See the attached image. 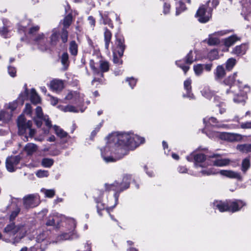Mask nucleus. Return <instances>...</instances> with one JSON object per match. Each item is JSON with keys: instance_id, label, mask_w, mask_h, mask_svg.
Listing matches in <instances>:
<instances>
[{"instance_id": "obj_1", "label": "nucleus", "mask_w": 251, "mask_h": 251, "mask_svg": "<svg viewBox=\"0 0 251 251\" xmlns=\"http://www.w3.org/2000/svg\"><path fill=\"white\" fill-rule=\"evenodd\" d=\"M108 142L101 155L106 163L115 162L126 155L125 147L133 150L145 142V139L132 133L114 132L108 136Z\"/></svg>"}, {"instance_id": "obj_2", "label": "nucleus", "mask_w": 251, "mask_h": 251, "mask_svg": "<svg viewBox=\"0 0 251 251\" xmlns=\"http://www.w3.org/2000/svg\"><path fill=\"white\" fill-rule=\"evenodd\" d=\"M26 232V229L24 226H15L14 223L7 225L4 229L5 236L12 237L15 236L11 241L13 244L19 243L25 236Z\"/></svg>"}, {"instance_id": "obj_3", "label": "nucleus", "mask_w": 251, "mask_h": 251, "mask_svg": "<svg viewBox=\"0 0 251 251\" xmlns=\"http://www.w3.org/2000/svg\"><path fill=\"white\" fill-rule=\"evenodd\" d=\"M244 205L242 201L237 200L226 201H216L213 202L214 208H217L221 212L226 211L235 212L239 210Z\"/></svg>"}, {"instance_id": "obj_4", "label": "nucleus", "mask_w": 251, "mask_h": 251, "mask_svg": "<svg viewBox=\"0 0 251 251\" xmlns=\"http://www.w3.org/2000/svg\"><path fill=\"white\" fill-rule=\"evenodd\" d=\"M17 126L19 134L21 135H25L24 138L23 139L25 141L28 140L27 132L28 133V135L30 137H32L35 134V130L31 128L32 122L30 121L26 122L24 116H20L19 117L17 120Z\"/></svg>"}, {"instance_id": "obj_5", "label": "nucleus", "mask_w": 251, "mask_h": 251, "mask_svg": "<svg viewBox=\"0 0 251 251\" xmlns=\"http://www.w3.org/2000/svg\"><path fill=\"white\" fill-rule=\"evenodd\" d=\"M51 231L50 229H47L40 231L37 235L35 241L36 244L30 247L31 251H37L38 250H41L40 251H43L45 250L48 239H50L51 236Z\"/></svg>"}, {"instance_id": "obj_6", "label": "nucleus", "mask_w": 251, "mask_h": 251, "mask_svg": "<svg viewBox=\"0 0 251 251\" xmlns=\"http://www.w3.org/2000/svg\"><path fill=\"white\" fill-rule=\"evenodd\" d=\"M70 223L71 225V230L67 232H63L58 235L56 238V242H60L66 240H74L77 239L79 235L75 230L76 222L74 219H70Z\"/></svg>"}, {"instance_id": "obj_7", "label": "nucleus", "mask_w": 251, "mask_h": 251, "mask_svg": "<svg viewBox=\"0 0 251 251\" xmlns=\"http://www.w3.org/2000/svg\"><path fill=\"white\" fill-rule=\"evenodd\" d=\"M196 60V56H194L193 51L190 50L183 60L176 61V64L178 67H180L183 71L184 74H186L190 69L189 65Z\"/></svg>"}, {"instance_id": "obj_8", "label": "nucleus", "mask_w": 251, "mask_h": 251, "mask_svg": "<svg viewBox=\"0 0 251 251\" xmlns=\"http://www.w3.org/2000/svg\"><path fill=\"white\" fill-rule=\"evenodd\" d=\"M34 121L38 127H41L43 121L45 122V125L48 128H50L52 126L51 122L48 116L43 115L42 108L40 106H37L36 108V117L34 118Z\"/></svg>"}, {"instance_id": "obj_9", "label": "nucleus", "mask_w": 251, "mask_h": 251, "mask_svg": "<svg viewBox=\"0 0 251 251\" xmlns=\"http://www.w3.org/2000/svg\"><path fill=\"white\" fill-rule=\"evenodd\" d=\"M105 187L106 190H113L116 192L114 194V198L115 200V204L114 206H115L118 203L119 194L129 187V183L127 182L126 183V185L123 187V183H120L115 181L111 184H105Z\"/></svg>"}, {"instance_id": "obj_10", "label": "nucleus", "mask_w": 251, "mask_h": 251, "mask_svg": "<svg viewBox=\"0 0 251 251\" xmlns=\"http://www.w3.org/2000/svg\"><path fill=\"white\" fill-rule=\"evenodd\" d=\"M39 203V198L36 195L29 194L23 198V205L26 209L35 207Z\"/></svg>"}, {"instance_id": "obj_11", "label": "nucleus", "mask_w": 251, "mask_h": 251, "mask_svg": "<svg viewBox=\"0 0 251 251\" xmlns=\"http://www.w3.org/2000/svg\"><path fill=\"white\" fill-rule=\"evenodd\" d=\"M21 157L19 155L11 156L7 157L5 161L6 168L9 172H15L17 169Z\"/></svg>"}, {"instance_id": "obj_12", "label": "nucleus", "mask_w": 251, "mask_h": 251, "mask_svg": "<svg viewBox=\"0 0 251 251\" xmlns=\"http://www.w3.org/2000/svg\"><path fill=\"white\" fill-rule=\"evenodd\" d=\"M126 48L124 38L122 36H116L115 46L113 48V52L117 53L120 56H123Z\"/></svg>"}, {"instance_id": "obj_13", "label": "nucleus", "mask_w": 251, "mask_h": 251, "mask_svg": "<svg viewBox=\"0 0 251 251\" xmlns=\"http://www.w3.org/2000/svg\"><path fill=\"white\" fill-rule=\"evenodd\" d=\"M73 21V17H65L63 20V27L61 29L60 33V38L62 42L64 44L66 43L68 41V32L66 30L72 24Z\"/></svg>"}, {"instance_id": "obj_14", "label": "nucleus", "mask_w": 251, "mask_h": 251, "mask_svg": "<svg viewBox=\"0 0 251 251\" xmlns=\"http://www.w3.org/2000/svg\"><path fill=\"white\" fill-rule=\"evenodd\" d=\"M36 45L42 51H45L49 49L48 45L46 43L47 38L43 33L38 34L33 39Z\"/></svg>"}, {"instance_id": "obj_15", "label": "nucleus", "mask_w": 251, "mask_h": 251, "mask_svg": "<svg viewBox=\"0 0 251 251\" xmlns=\"http://www.w3.org/2000/svg\"><path fill=\"white\" fill-rule=\"evenodd\" d=\"M229 32L228 30H221L215 32L213 34L209 35L207 43L210 46H215L220 43V40L215 36H221Z\"/></svg>"}, {"instance_id": "obj_16", "label": "nucleus", "mask_w": 251, "mask_h": 251, "mask_svg": "<svg viewBox=\"0 0 251 251\" xmlns=\"http://www.w3.org/2000/svg\"><path fill=\"white\" fill-rule=\"evenodd\" d=\"M220 137L223 140L230 142L240 141L242 140L243 136L238 133L223 132L220 134Z\"/></svg>"}, {"instance_id": "obj_17", "label": "nucleus", "mask_w": 251, "mask_h": 251, "mask_svg": "<svg viewBox=\"0 0 251 251\" xmlns=\"http://www.w3.org/2000/svg\"><path fill=\"white\" fill-rule=\"evenodd\" d=\"M212 67V63L198 64L193 66L194 71L197 76L201 75L204 69L207 72L211 71Z\"/></svg>"}, {"instance_id": "obj_18", "label": "nucleus", "mask_w": 251, "mask_h": 251, "mask_svg": "<svg viewBox=\"0 0 251 251\" xmlns=\"http://www.w3.org/2000/svg\"><path fill=\"white\" fill-rule=\"evenodd\" d=\"M219 173L221 175L229 178L236 179L240 181L242 180V177L240 173L232 170H222Z\"/></svg>"}, {"instance_id": "obj_19", "label": "nucleus", "mask_w": 251, "mask_h": 251, "mask_svg": "<svg viewBox=\"0 0 251 251\" xmlns=\"http://www.w3.org/2000/svg\"><path fill=\"white\" fill-rule=\"evenodd\" d=\"M210 0H208L204 4L201 5L197 11L196 16H204L205 15H211L213 9L209 7Z\"/></svg>"}, {"instance_id": "obj_20", "label": "nucleus", "mask_w": 251, "mask_h": 251, "mask_svg": "<svg viewBox=\"0 0 251 251\" xmlns=\"http://www.w3.org/2000/svg\"><path fill=\"white\" fill-rule=\"evenodd\" d=\"M61 222V218L57 213L52 214L50 215L47 220L46 225L48 226H53L56 228Z\"/></svg>"}, {"instance_id": "obj_21", "label": "nucleus", "mask_w": 251, "mask_h": 251, "mask_svg": "<svg viewBox=\"0 0 251 251\" xmlns=\"http://www.w3.org/2000/svg\"><path fill=\"white\" fill-rule=\"evenodd\" d=\"M59 42V36L58 30L54 28L51 30V34L50 37L49 44L50 47H55Z\"/></svg>"}, {"instance_id": "obj_22", "label": "nucleus", "mask_w": 251, "mask_h": 251, "mask_svg": "<svg viewBox=\"0 0 251 251\" xmlns=\"http://www.w3.org/2000/svg\"><path fill=\"white\" fill-rule=\"evenodd\" d=\"M50 87L52 91L59 92L63 89L64 83L62 80L54 79L50 82Z\"/></svg>"}, {"instance_id": "obj_23", "label": "nucleus", "mask_w": 251, "mask_h": 251, "mask_svg": "<svg viewBox=\"0 0 251 251\" xmlns=\"http://www.w3.org/2000/svg\"><path fill=\"white\" fill-rule=\"evenodd\" d=\"M206 159L205 155L203 153H198L194 155L195 166L196 168L199 167L203 168L204 165L203 164Z\"/></svg>"}, {"instance_id": "obj_24", "label": "nucleus", "mask_w": 251, "mask_h": 251, "mask_svg": "<svg viewBox=\"0 0 251 251\" xmlns=\"http://www.w3.org/2000/svg\"><path fill=\"white\" fill-rule=\"evenodd\" d=\"M248 50V46L246 44H242L236 46L232 50V53L238 56L242 55L246 53Z\"/></svg>"}, {"instance_id": "obj_25", "label": "nucleus", "mask_w": 251, "mask_h": 251, "mask_svg": "<svg viewBox=\"0 0 251 251\" xmlns=\"http://www.w3.org/2000/svg\"><path fill=\"white\" fill-rule=\"evenodd\" d=\"M191 83L192 80L190 78H188L184 82V88L186 90V94L183 95L184 97H188L192 99L194 97L193 94L191 93Z\"/></svg>"}, {"instance_id": "obj_26", "label": "nucleus", "mask_w": 251, "mask_h": 251, "mask_svg": "<svg viewBox=\"0 0 251 251\" xmlns=\"http://www.w3.org/2000/svg\"><path fill=\"white\" fill-rule=\"evenodd\" d=\"M215 79L216 80H221L225 75L226 72L224 67L222 65H219L217 67L214 72Z\"/></svg>"}, {"instance_id": "obj_27", "label": "nucleus", "mask_w": 251, "mask_h": 251, "mask_svg": "<svg viewBox=\"0 0 251 251\" xmlns=\"http://www.w3.org/2000/svg\"><path fill=\"white\" fill-rule=\"evenodd\" d=\"M240 40V38L236 35H233L224 39V45L226 47L228 48L233 45L237 41Z\"/></svg>"}, {"instance_id": "obj_28", "label": "nucleus", "mask_w": 251, "mask_h": 251, "mask_svg": "<svg viewBox=\"0 0 251 251\" xmlns=\"http://www.w3.org/2000/svg\"><path fill=\"white\" fill-rule=\"evenodd\" d=\"M212 162L214 166L223 167L228 165L230 162V160L227 158H217Z\"/></svg>"}, {"instance_id": "obj_29", "label": "nucleus", "mask_w": 251, "mask_h": 251, "mask_svg": "<svg viewBox=\"0 0 251 251\" xmlns=\"http://www.w3.org/2000/svg\"><path fill=\"white\" fill-rule=\"evenodd\" d=\"M100 73L101 76H103V73L107 72L109 69V64L108 62L104 60H100Z\"/></svg>"}, {"instance_id": "obj_30", "label": "nucleus", "mask_w": 251, "mask_h": 251, "mask_svg": "<svg viewBox=\"0 0 251 251\" xmlns=\"http://www.w3.org/2000/svg\"><path fill=\"white\" fill-rule=\"evenodd\" d=\"M12 115L11 112L4 111H0V121H2L3 123H7L11 120Z\"/></svg>"}, {"instance_id": "obj_31", "label": "nucleus", "mask_w": 251, "mask_h": 251, "mask_svg": "<svg viewBox=\"0 0 251 251\" xmlns=\"http://www.w3.org/2000/svg\"><path fill=\"white\" fill-rule=\"evenodd\" d=\"M105 31L104 33V41H105V48L108 50L109 48V43L111 41L112 33L111 31L107 28L104 29Z\"/></svg>"}, {"instance_id": "obj_32", "label": "nucleus", "mask_w": 251, "mask_h": 251, "mask_svg": "<svg viewBox=\"0 0 251 251\" xmlns=\"http://www.w3.org/2000/svg\"><path fill=\"white\" fill-rule=\"evenodd\" d=\"M30 100L32 103L37 104L40 102L41 99L34 89L30 91Z\"/></svg>"}, {"instance_id": "obj_33", "label": "nucleus", "mask_w": 251, "mask_h": 251, "mask_svg": "<svg viewBox=\"0 0 251 251\" xmlns=\"http://www.w3.org/2000/svg\"><path fill=\"white\" fill-rule=\"evenodd\" d=\"M69 50L70 53L73 56H76L78 52V45L75 41H72L69 44Z\"/></svg>"}, {"instance_id": "obj_34", "label": "nucleus", "mask_w": 251, "mask_h": 251, "mask_svg": "<svg viewBox=\"0 0 251 251\" xmlns=\"http://www.w3.org/2000/svg\"><path fill=\"white\" fill-rule=\"evenodd\" d=\"M79 97V94L77 92H70L65 97V99L67 100H73L75 103L77 102V99Z\"/></svg>"}, {"instance_id": "obj_35", "label": "nucleus", "mask_w": 251, "mask_h": 251, "mask_svg": "<svg viewBox=\"0 0 251 251\" xmlns=\"http://www.w3.org/2000/svg\"><path fill=\"white\" fill-rule=\"evenodd\" d=\"M237 149L242 152H251V144L238 145L237 146Z\"/></svg>"}, {"instance_id": "obj_36", "label": "nucleus", "mask_w": 251, "mask_h": 251, "mask_svg": "<svg viewBox=\"0 0 251 251\" xmlns=\"http://www.w3.org/2000/svg\"><path fill=\"white\" fill-rule=\"evenodd\" d=\"M203 121L204 124H205V125L206 126H208V124H209L212 126H219V125H218V124L219 123L218 120H217L216 118H215L214 117H210V118L206 117L203 119Z\"/></svg>"}, {"instance_id": "obj_37", "label": "nucleus", "mask_w": 251, "mask_h": 251, "mask_svg": "<svg viewBox=\"0 0 251 251\" xmlns=\"http://www.w3.org/2000/svg\"><path fill=\"white\" fill-rule=\"evenodd\" d=\"M251 167L250 160L249 158H246L242 160L241 164V171L245 174Z\"/></svg>"}, {"instance_id": "obj_38", "label": "nucleus", "mask_w": 251, "mask_h": 251, "mask_svg": "<svg viewBox=\"0 0 251 251\" xmlns=\"http://www.w3.org/2000/svg\"><path fill=\"white\" fill-rule=\"evenodd\" d=\"M24 149L28 155H31L36 151L37 146L33 143H28Z\"/></svg>"}, {"instance_id": "obj_39", "label": "nucleus", "mask_w": 251, "mask_h": 251, "mask_svg": "<svg viewBox=\"0 0 251 251\" xmlns=\"http://www.w3.org/2000/svg\"><path fill=\"white\" fill-rule=\"evenodd\" d=\"M187 8L182 0H179L176 4V14L179 15L182 12L185 11Z\"/></svg>"}, {"instance_id": "obj_40", "label": "nucleus", "mask_w": 251, "mask_h": 251, "mask_svg": "<svg viewBox=\"0 0 251 251\" xmlns=\"http://www.w3.org/2000/svg\"><path fill=\"white\" fill-rule=\"evenodd\" d=\"M61 62L65 69H67L69 65V54L65 52L63 53L61 56Z\"/></svg>"}, {"instance_id": "obj_41", "label": "nucleus", "mask_w": 251, "mask_h": 251, "mask_svg": "<svg viewBox=\"0 0 251 251\" xmlns=\"http://www.w3.org/2000/svg\"><path fill=\"white\" fill-rule=\"evenodd\" d=\"M236 76L237 73H234L232 75L228 76L224 80V83L226 85L232 86L235 82Z\"/></svg>"}, {"instance_id": "obj_42", "label": "nucleus", "mask_w": 251, "mask_h": 251, "mask_svg": "<svg viewBox=\"0 0 251 251\" xmlns=\"http://www.w3.org/2000/svg\"><path fill=\"white\" fill-rule=\"evenodd\" d=\"M53 128L56 134L60 138H63L68 136V133L59 126H54Z\"/></svg>"}, {"instance_id": "obj_43", "label": "nucleus", "mask_w": 251, "mask_h": 251, "mask_svg": "<svg viewBox=\"0 0 251 251\" xmlns=\"http://www.w3.org/2000/svg\"><path fill=\"white\" fill-rule=\"evenodd\" d=\"M54 160L51 158H44L41 161V164L46 168H50L53 164Z\"/></svg>"}, {"instance_id": "obj_44", "label": "nucleus", "mask_w": 251, "mask_h": 251, "mask_svg": "<svg viewBox=\"0 0 251 251\" xmlns=\"http://www.w3.org/2000/svg\"><path fill=\"white\" fill-rule=\"evenodd\" d=\"M236 59L231 58L228 59L226 64V69L228 71H230L232 69L233 67L236 64Z\"/></svg>"}, {"instance_id": "obj_45", "label": "nucleus", "mask_w": 251, "mask_h": 251, "mask_svg": "<svg viewBox=\"0 0 251 251\" xmlns=\"http://www.w3.org/2000/svg\"><path fill=\"white\" fill-rule=\"evenodd\" d=\"M201 93L203 97L209 100H210L214 95L213 92L208 88L204 89L201 91Z\"/></svg>"}, {"instance_id": "obj_46", "label": "nucleus", "mask_w": 251, "mask_h": 251, "mask_svg": "<svg viewBox=\"0 0 251 251\" xmlns=\"http://www.w3.org/2000/svg\"><path fill=\"white\" fill-rule=\"evenodd\" d=\"M100 23L104 25H107L111 28L113 27L112 22L109 17H101Z\"/></svg>"}, {"instance_id": "obj_47", "label": "nucleus", "mask_w": 251, "mask_h": 251, "mask_svg": "<svg viewBox=\"0 0 251 251\" xmlns=\"http://www.w3.org/2000/svg\"><path fill=\"white\" fill-rule=\"evenodd\" d=\"M29 21L26 19L25 21H23L18 25V29L19 31H22L25 32L26 26L29 25Z\"/></svg>"}, {"instance_id": "obj_48", "label": "nucleus", "mask_w": 251, "mask_h": 251, "mask_svg": "<svg viewBox=\"0 0 251 251\" xmlns=\"http://www.w3.org/2000/svg\"><path fill=\"white\" fill-rule=\"evenodd\" d=\"M122 56L118 55L117 53L113 52V61L114 64L121 65L123 64V60L121 58Z\"/></svg>"}, {"instance_id": "obj_49", "label": "nucleus", "mask_w": 251, "mask_h": 251, "mask_svg": "<svg viewBox=\"0 0 251 251\" xmlns=\"http://www.w3.org/2000/svg\"><path fill=\"white\" fill-rule=\"evenodd\" d=\"M24 88H25V91L23 93H21L19 97V100H21L22 102H23L25 100L27 99L28 97V91L27 85L26 84H25Z\"/></svg>"}, {"instance_id": "obj_50", "label": "nucleus", "mask_w": 251, "mask_h": 251, "mask_svg": "<svg viewBox=\"0 0 251 251\" xmlns=\"http://www.w3.org/2000/svg\"><path fill=\"white\" fill-rule=\"evenodd\" d=\"M40 29V26L38 25H32L29 28L28 34L31 36L34 35Z\"/></svg>"}, {"instance_id": "obj_51", "label": "nucleus", "mask_w": 251, "mask_h": 251, "mask_svg": "<svg viewBox=\"0 0 251 251\" xmlns=\"http://www.w3.org/2000/svg\"><path fill=\"white\" fill-rule=\"evenodd\" d=\"M42 191L45 196L48 198H52L55 195V191L53 189H43Z\"/></svg>"}, {"instance_id": "obj_52", "label": "nucleus", "mask_w": 251, "mask_h": 251, "mask_svg": "<svg viewBox=\"0 0 251 251\" xmlns=\"http://www.w3.org/2000/svg\"><path fill=\"white\" fill-rule=\"evenodd\" d=\"M36 175L37 176L40 178L47 177L49 176V172L48 171L40 170L36 172Z\"/></svg>"}, {"instance_id": "obj_53", "label": "nucleus", "mask_w": 251, "mask_h": 251, "mask_svg": "<svg viewBox=\"0 0 251 251\" xmlns=\"http://www.w3.org/2000/svg\"><path fill=\"white\" fill-rule=\"evenodd\" d=\"M20 211V208L17 207L14 211H13L10 215V221H13L15 218L18 216Z\"/></svg>"}, {"instance_id": "obj_54", "label": "nucleus", "mask_w": 251, "mask_h": 251, "mask_svg": "<svg viewBox=\"0 0 251 251\" xmlns=\"http://www.w3.org/2000/svg\"><path fill=\"white\" fill-rule=\"evenodd\" d=\"M9 30L7 27L3 26L0 28V34L4 38H8Z\"/></svg>"}, {"instance_id": "obj_55", "label": "nucleus", "mask_w": 251, "mask_h": 251, "mask_svg": "<svg viewBox=\"0 0 251 251\" xmlns=\"http://www.w3.org/2000/svg\"><path fill=\"white\" fill-rule=\"evenodd\" d=\"M245 99V96L237 95L233 98V100L236 103L244 102Z\"/></svg>"}, {"instance_id": "obj_56", "label": "nucleus", "mask_w": 251, "mask_h": 251, "mask_svg": "<svg viewBox=\"0 0 251 251\" xmlns=\"http://www.w3.org/2000/svg\"><path fill=\"white\" fill-rule=\"evenodd\" d=\"M131 178V176L129 175H126L124 176L123 178V181L121 183H123V187L126 185V183L127 182L130 184V180Z\"/></svg>"}, {"instance_id": "obj_57", "label": "nucleus", "mask_w": 251, "mask_h": 251, "mask_svg": "<svg viewBox=\"0 0 251 251\" xmlns=\"http://www.w3.org/2000/svg\"><path fill=\"white\" fill-rule=\"evenodd\" d=\"M63 110L65 112H77L78 111L76 110V108L75 106L72 105H68L65 106Z\"/></svg>"}, {"instance_id": "obj_58", "label": "nucleus", "mask_w": 251, "mask_h": 251, "mask_svg": "<svg viewBox=\"0 0 251 251\" xmlns=\"http://www.w3.org/2000/svg\"><path fill=\"white\" fill-rule=\"evenodd\" d=\"M90 66L94 73L96 74H99L100 70L95 66V62L93 60L90 61Z\"/></svg>"}, {"instance_id": "obj_59", "label": "nucleus", "mask_w": 251, "mask_h": 251, "mask_svg": "<svg viewBox=\"0 0 251 251\" xmlns=\"http://www.w3.org/2000/svg\"><path fill=\"white\" fill-rule=\"evenodd\" d=\"M201 173L202 176H209L215 174L211 169H202Z\"/></svg>"}, {"instance_id": "obj_60", "label": "nucleus", "mask_w": 251, "mask_h": 251, "mask_svg": "<svg viewBox=\"0 0 251 251\" xmlns=\"http://www.w3.org/2000/svg\"><path fill=\"white\" fill-rule=\"evenodd\" d=\"M8 72L9 75L12 77H15L16 74V70L15 68L9 66L8 67Z\"/></svg>"}, {"instance_id": "obj_61", "label": "nucleus", "mask_w": 251, "mask_h": 251, "mask_svg": "<svg viewBox=\"0 0 251 251\" xmlns=\"http://www.w3.org/2000/svg\"><path fill=\"white\" fill-rule=\"evenodd\" d=\"M126 81L128 82V84L131 88H133L136 84V80L132 77L127 78Z\"/></svg>"}, {"instance_id": "obj_62", "label": "nucleus", "mask_w": 251, "mask_h": 251, "mask_svg": "<svg viewBox=\"0 0 251 251\" xmlns=\"http://www.w3.org/2000/svg\"><path fill=\"white\" fill-rule=\"evenodd\" d=\"M240 127L243 129L251 128V121L242 123L240 125Z\"/></svg>"}, {"instance_id": "obj_63", "label": "nucleus", "mask_w": 251, "mask_h": 251, "mask_svg": "<svg viewBox=\"0 0 251 251\" xmlns=\"http://www.w3.org/2000/svg\"><path fill=\"white\" fill-rule=\"evenodd\" d=\"M103 123V121H102L95 128V129L91 133V137L93 138L97 133L99 131L100 128L102 126Z\"/></svg>"}, {"instance_id": "obj_64", "label": "nucleus", "mask_w": 251, "mask_h": 251, "mask_svg": "<svg viewBox=\"0 0 251 251\" xmlns=\"http://www.w3.org/2000/svg\"><path fill=\"white\" fill-rule=\"evenodd\" d=\"M170 9V5L167 3H164L163 6V13L164 14H168Z\"/></svg>"}]
</instances>
